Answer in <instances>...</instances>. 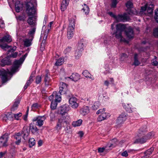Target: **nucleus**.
<instances>
[{"label":"nucleus","mask_w":158,"mask_h":158,"mask_svg":"<svg viewBox=\"0 0 158 158\" xmlns=\"http://www.w3.org/2000/svg\"><path fill=\"white\" fill-rule=\"evenodd\" d=\"M27 55L28 53H26L19 60H15L10 71L8 69H7L6 70L4 69L0 70V76L3 83L9 80V76L11 75L18 71V68L22 64Z\"/></svg>","instance_id":"obj_1"},{"label":"nucleus","mask_w":158,"mask_h":158,"mask_svg":"<svg viewBox=\"0 0 158 158\" xmlns=\"http://www.w3.org/2000/svg\"><path fill=\"white\" fill-rule=\"evenodd\" d=\"M61 86L60 87L59 93L56 91L53 92V94L49 97V99L51 102V108L52 109H55L58 103L60 102L61 100V95L62 91L65 92L67 89V85L65 83H60Z\"/></svg>","instance_id":"obj_2"},{"label":"nucleus","mask_w":158,"mask_h":158,"mask_svg":"<svg viewBox=\"0 0 158 158\" xmlns=\"http://www.w3.org/2000/svg\"><path fill=\"white\" fill-rule=\"evenodd\" d=\"M36 5V0H31L26 3L25 12L28 16H34L35 14V6Z\"/></svg>","instance_id":"obj_3"},{"label":"nucleus","mask_w":158,"mask_h":158,"mask_svg":"<svg viewBox=\"0 0 158 158\" xmlns=\"http://www.w3.org/2000/svg\"><path fill=\"white\" fill-rule=\"evenodd\" d=\"M23 134V138L26 140V138L28 136L29 132L27 126H24L21 133L18 132L14 135L15 139H16L15 143L16 144L19 145L21 142L22 135Z\"/></svg>","instance_id":"obj_4"},{"label":"nucleus","mask_w":158,"mask_h":158,"mask_svg":"<svg viewBox=\"0 0 158 158\" xmlns=\"http://www.w3.org/2000/svg\"><path fill=\"white\" fill-rule=\"evenodd\" d=\"M75 20L73 18L70 19L69 20V24L67 29V37L69 39H71L73 35V32L75 27Z\"/></svg>","instance_id":"obj_5"},{"label":"nucleus","mask_w":158,"mask_h":158,"mask_svg":"<svg viewBox=\"0 0 158 158\" xmlns=\"http://www.w3.org/2000/svg\"><path fill=\"white\" fill-rule=\"evenodd\" d=\"M69 124V122L66 117L62 116L58 119L56 128L58 130H60L62 127H64L68 126Z\"/></svg>","instance_id":"obj_6"},{"label":"nucleus","mask_w":158,"mask_h":158,"mask_svg":"<svg viewBox=\"0 0 158 158\" xmlns=\"http://www.w3.org/2000/svg\"><path fill=\"white\" fill-rule=\"evenodd\" d=\"M125 26L120 23L116 25V31L115 33H113V34H115V37L118 39L122 40V32L125 29Z\"/></svg>","instance_id":"obj_7"},{"label":"nucleus","mask_w":158,"mask_h":158,"mask_svg":"<svg viewBox=\"0 0 158 158\" xmlns=\"http://www.w3.org/2000/svg\"><path fill=\"white\" fill-rule=\"evenodd\" d=\"M147 4H146L144 6L141 7L139 11H137L135 9L131 10L130 13L135 15H143L147 14L146 12Z\"/></svg>","instance_id":"obj_8"},{"label":"nucleus","mask_w":158,"mask_h":158,"mask_svg":"<svg viewBox=\"0 0 158 158\" xmlns=\"http://www.w3.org/2000/svg\"><path fill=\"white\" fill-rule=\"evenodd\" d=\"M69 102L71 107L74 109H77L79 105L77 98L74 97L70 98L69 99Z\"/></svg>","instance_id":"obj_9"},{"label":"nucleus","mask_w":158,"mask_h":158,"mask_svg":"<svg viewBox=\"0 0 158 158\" xmlns=\"http://www.w3.org/2000/svg\"><path fill=\"white\" fill-rule=\"evenodd\" d=\"M45 116H38L34 118L33 119V121H36V125L39 127H41L44 124V121L46 119Z\"/></svg>","instance_id":"obj_10"},{"label":"nucleus","mask_w":158,"mask_h":158,"mask_svg":"<svg viewBox=\"0 0 158 158\" xmlns=\"http://www.w3.org/2000/svg\"><path fill=\"white\" fill-rule=\"evenodd\" d=\"M83 43H79L77 49L76 50L74 53L75 59H78L81 56V52L83 50Z\"/></svg>","instance_id":"obj_11"},{"label":"nucleus","mask_w":158,"mask_h":158,"mask_svg":"<svg viewBox=\"0 0 158 158\" xmlns=\"http://www.w3.org/2000/svg\"><path fill=\"white\" fill-rule=\"evenodd\" d=\"M70 109L71 108L69 105H64L59 108L58 113L62 115H64L69 111Z\"/></svg>","instance_id":"obj_12"},{"label":"nucleus","mask_w":158,"mask_h":158,"mask_svg":"<svg viewBox=\"0 0 158 158\" xmlns=\"http://www.w3.org/2000/svg\"><path fill=\"white\" fill-rule=\"evenodd\" d=\"M129 17L127 14L124 13L123 15H118L116 17V19L118 22H126L128 21Z\"/></svg>","instance_id":"obj_13"},{"label":"nucleus","mask_w":158,"mask_h":158,"mask_svg":"<svg viewBox=\"0 0 158 158\" xmlns=\"http://www.w3.org/2000/svg\"><path fill=\"white\" fill-rule=\"evenodd\" d=\"M9 136L7 133H5L0 138V146H7Z\"/></svg>","instance_id":"obj_14"},{"label":"nucleus","mask_w":158,"mask_h":158,"mask_svg":"<svg viewBox=\"0 0 158 158\" xmlns=\"http://www.w3.org/2000/svg\"><path fill=\"white\" fill-rule=\"evenodd\" d=\"M127 115L124 112L122 113L117 119V122L118 124H121L125 122L127 119Z\"/></svg>","instance_id":"obj_15"},{"label":"nucleus","mask_w":158,"mask_h":158,"mask_svg":"<svg viewBox=\"0 0 158 158\" xmlns=\"http://www.w3.org/2000/svg\"><path fill=\"white\" fill-rule=\"evenodd\" d=\"M49 71L46 70V73L44 76V82L45 85L48 86L51 85V80L50 78Z\"/></svg>","instance_id":"obj_16"},{"label":"nucleus","mask_w":158,"mask_h":158,"mask_svg":"<svg viewBox=\"0 0 158 158\" xmlns=\"http://www.w3.org/2000/svg\"><path fill=\"white\" fill-rule=\"evenodd\" d=\"M0 47L4 50H6V49H9L8 51V52H13L15 50L16 48V47H14L13 48H11V46H8L6 44H0Z\"/></svg>","instance_id":"obj_17"},{"label":"nucleus","mask_w":158,"mask_h":158,"mask_svg":"<svg viewBox=\"0 0 158 158\" xmlns=\"http://www.w3.org/2000/svg\"><path fill=\"white\" fill-rule=\"evenodd\" d=\"M126 35L129 39L133 38L134 37L133 31L130 27L126 28L125 31Z\"/></svg>","instance_id":"obj_18"},{"label":"nucleus","mask_w":158,"mask_h":158,"mask_svg":"<svg viewBox=\"0 0 158 158\" xmlns=\"http://www.w3.org/2000/svg\"><path fill=\"white\" fill-rule=\"evenodd\" d=\"M89 112V107L87 106H84L80 110V113L83 116H85Z\"/></svg>","instance_id":"obj_19"},{"label":"nucleus","mask_w":158,"mask_h":158,"mask_svg":"<svg viewBox=\"0 0 158 158\" xmlns=\"http://www.w3.org/2000/svg\"><path fill=\"white\" fill-rule=\"evenodd\" d=\"M11 64V61L10 60V57L8 56L3 58L0 63V65L4 66L5 65H9Z\"/></svg>","instance_id":"obj_20"},{"label":"nucleus","mask_w":158,"mask_h":158,"mask_svg":"<svg viewBox=\"0 0 158 158\" xmlns=\"http://www.w3.org/2000/svg\"><path fill=\"white\" fill-rule=\"evenodd\" d=\"M65 78L66 79H70L73 81H76L80 79V76L77 73H73L70 77H66Z\"/></svg>","instance_id":"obj_21"},{"label":"nucleus","mask_w":158,"mask_h":158,"mask_svg":"<svg viewBox=\"0 0 158 158\" xmlns=\"http://www.w3.org/2000/svg\"><path fill=\"white\" fill-rule=\"evenodd\" d=\"M27 22L31 26L34 27L36 25L35 18L34 16L29 17L27 20Z\"/></svg>","instance_id":"obj_22"},{"label":"nucleus","mask_w":158,"mask_h":158,"mask_svg":"<svg viewBox=\"0 0 158 158\" xmlns=\"http://www.w3.org/2000/svg\"><path fill=\"white\" fill-rule=\"evenodd\" d=\"M12 41V39L10 36L9 35H7L4 36L2 39H0V43L1 42H10Z\"/></svg>","instance_id":"obj_23"},{"label":"nucleus","mask_w":158,"mask_h":158,"mask_svg":"<svg viewBox=\"0 0 158 158\" xmlns=\"http://www.w3.org/2000/svg\"><path fill=\"white\" fill-rule=\"evenodd\" d=\"M30 129L33 134L37 133L38 129L34 123H31L30 125Z\"/></svg>","instance_id":"obj_24"},{"label":"nucleus","mask_w":158,"mask_h":158,"mask_svg":"<svg viewBox=\"0 0 158 158\" xmlns=\"http://www.w3.org/2000/svg\"><path fill=\"white\" fill-rule=\"evenodd\" d=\"M147 139L145 136H143L141 138H139L136 139L134 142L135 143H143L147 141Z\"/></svg>","instance_id":"obj_25"},{"label":"nucleus","mask_w":158,"mask_h":158,"mask_svg":"<svg viewBox=\"0 0 158 158\" xmlns=\"http://www.w3.org/2000/svg\"><path fill=\"white\" fill-rule=\"evenodd\" d=\"M123 107L128 112L131 113L132 112L131 109V104L123 103Z\"/></svg>","instance_id":"obj_26"},{"label":"nucleus","mask_w":158,"mask_h":158,"mask_svg":"<svg viewBox=\"0 0 158 158\" xmlns=\"http://www.w3.org/2000/svg\"><path fill=\"white\" fill-rule=\"evenodd\" d=\"M35 28L33 27L29 31L28 33V36L29 37V39H31V40H33L34 36L35 31Z\"/></svg>","instance_id":"obj_27"},{"label":"nucleus","mask_w":158,"mask_h":158,"mask_svg":"<svg viewBox=\"0 0 158 158\" xmlns=\"http://www.w3.org/2000/svg\"><path fill=\"white\" fill-rule=\"evenodd\" d=\"M69 3V2L64 0L63 1L61 5V11H64L66 9Z\"/></svg>","instance_id":"obj_28"},{"label":"nucleus","mask_w":158,"mask_h":158,"mask_svg":"<svg viewBox=\"0 0 158 158\" xmlns=\"http://www.w3.org/2000/svg\"><path fill=\"white\" fill-rule=\"evenodd\" d=\"M50 31V29H47L45 31V32L43 34H41V38L43 36V40L42 41V43H45L46 40L47 39L48 35Z\"/></svg>","instance_id":"obj_29"},{"label":"nucleus","mask_w":158,"mask_h":158,"mask_svg":"<svg viewBox=\"0 0 158 158\" xmlns=\"http://www.w3.org/2000/svg\"><path fill=\"white\" fill-rule=\"evenodd\" d=\"M34 76L32 75V74L31 75L30 77H29V79L27 81L26 84L24 86V88L25 89H26L27 87L29 86L33 81V79L32 78Z\"/></svg>","instance_id":"obj_30"},{"label":"nucleus","mask_w":158,"mask_h":158,"mask_svg":"<svg viewBox=\"0 0 158 158\" xmlns=\"http://www.w3.org/2000/svg\"><path fill=\"white\" fill-rule=\"evenodd\" d=\"M82 74L86 78H89L92 80L94 79L93 77H92V76L89 73L87 70H85L82 73Z\"/></svg>","instance_id":"obj_31"},{"label":"nucleus","mask_w":158,"mask_h":158,"mask_svg":"<svg viewBox=\"0 0 158 158\" xmlns=\"http://www.w3.org/2000/svg\"><path fill=\"white\" fill-rule=\"evenodd\" d=\"M82 122V120L79 119L77 121L73 122L72 123V125L74 127L80 126Z\"/></svg>","instance_id":"obj_32"},{"label":"nucleus","mask_w":158,"mask_h":158,"mask_svg":"<svg viewBox=\"0 0 158 158\" xmlns=\"http://www.w3.org/2000/svg\"><path fill=\"white\" fill-rule=\"evenodd\" d=\"M134 59V61L133 63V65L135 66H137L140 64V61L138 60V55L137 54H135Z\"/></svg>","instance_id":"obj_33"},{"label":"nucleus","mask_w":158,"mask_h":158,"mask_svg":"<svg viewBox=\"0 0 158 158\" xmlns=\"http://www.w3.org/2000/svg\"><path fill=\"white\" fill-rule=\"evenodd\" d=\"M32 40L31 39H25L23 41L24 46L27 47L30 46L31 44Z\"/></svg>","instance_id":"obj_34"},{"label":"nucleus","mask_w":158,"mask_h":158,"mask_svg":"<svg viewBox=\"0 0 158 158\" xmlns=\"http://www.w3.org/2000/svg\"><path fill=\"white\" fill-rule=\"evenodd\" d=\"M64 61V58L63 57H60L57 60L56 63H55V65L56 66H60L63 64Z\"/></svg>","instance_id":"obj_35"},{"label":"nucleus","mask_w":158,"mask_h":158,"mask_svg":"<svg viewBox=\"0 0 158 158\" xmlns=\"http://www.w3.org/2000/svg\"><path fill=\"white\" fill-rule=\"evenodd\" d=\"M19 101H16L14 105L11 108V111H14L15 110H16L19 104Z\"/></svg>","instance_id":"obj_36"},{"label":"nucleus","mask_w":158,"mask_h":158,"mask_svg":"<svg viewBox=\"0 0 158 158\" xmlns=\"http://www.w3.org/2000/svg\"><path fill=\"white\" fill-rule=\"evenodd\" d=\"M100 105L99 102H96L92 106L91 108L93 110H96L99 108Z\"/></svg>","instance_id":"obj_37"},{"label":"nucleus","mask_w":158,"mask_h":158,"mask_svg":"<svg viewBox=\"0 0 158 158\" xmlns=\"http://www.w3.org/2000/svg\"><path fill=\"white\" fill-rule=\"evenodd\" d=\"M35 140L33 138H31L29 139V144L30 147H31L35 144Z\"/></svg>","instance_id":"obj_38"},{"label":"nucleus","mask_w":158,"mask_h":158,"mask_svg":"<svg viewBox=\"0 0 158 158\" xmlns=\"http://www.w3.org/2000/svg\"><path fill=\"white\" fill-rule=\"evenodd\" d=\"M114 143H111V142L108 143L106 146H105L106 150L111 149L114 147Z\"/></svg>","instance_id":"obj_39"},{"label":"nucleus","mask_w":158,"mask_h":158,"mask_svg":"<svg viewBox=\"0 0 158 158\" xmlns=\"http://www.w3.org/2000/svg\"><path fill=\"white\" fill-rule=\"evenodd\" d=\"M82 10H84V11L86 15H87L89 13V7L85 4H84V6Z\"/></svg>","instance_id":"obj_40"},{"label":"nucleus","mask_w":158,"mask_h":158,"mask_svg":"<svg viewBox=\"0 0 158 158\" xmlns=\"http://www.w3.org/2000/svg\"><path fill=\"white\" fill-rule=\"evenodd\" d=\"M154 148L153 147H151L150 149H148L145 152V154H146L148 156H150V155L152 154V152L154 151Z\"/></svg>","instance_id":"obj_41"},{"label":"nucleus","mask_w":158,"mask_h":158,"mask_svg":"<svg viewBox=\"0 0 158 158\" xmlns=\"http://www.w3.org/2000/svg\"><path fill=\"white\" fill-rule=\"evenodd\" d=\"M157 57L155 56L154 58L152 60V64L154 66H156L158 64V62L157 60Z\"/></svg>","instance_id":"obj_42"},{"label":"nucleus","mask_w":158,"mask_h":158,"mask_svg":"<svg viewBox=\"0 0 158 158\" xmlns=\"http://www.w3.org/2000/svg\"><path fill=\"white\" fill-rule=\"evenodd\" d=\"M146 127L145 126L143 127L140 128L138 132L139 134H142L146 131Z\"/></svg>","instance_id":"obj_43"},{"label":"nucleus","mask_w":158,"mask_h":158,"mask_svg":"<svg viewBox=\"0 0 158 158\" xmlns=\"http://www.w3.org/2000/svg\"><path fill=\"white\" fill-rule=\"evenodd\" d=\"M101 115L103 117L104 120L109 118L110 116L109 113H106L104 112L102 113Z\"/></svg>","instance_id":"obj_44"},{"label":"nucleus","mask_w":158,"mask_h":158,"mask_svg":"<svg viewBox=\"0 0 158 158\" xmlns=\"http://www.w3.org/2000/svg\"><path fill=\"white\" fill-rule=\"evenodd\" d=\"M10 115L9 114H4L2 116V119L3 120L6 121L7 120L9 119L10 118L9 116Z\"/></svg>","instance_id":"obj_45"},{"label":"nucleus","mask_w":158,"mask_h":158,"mask_svg":"<svg viewBox=\"0 0 158 158\" xmlns=\"http://www.w3.org/2000/svg\"><path fill=\"white\" fill-rule=\"evenodd\" d=\"M153 35L155 37H158V27L154 29Z\"/></svg>","instance_id":"obj_46"},{"label":"nucleus","mask_w":158,"mask_h":158,"mask_svg":"<svg viewBox=\"0 0 158 158\" xmlns=\"http://www.w3.org/2000/svg\"><path fill=\"white\" fill-rule=\"evenodd\" d=\"M41 81V77L40 76H37L36 78L35 82L36 84H39Z\"/></svg>","instance_id":"obj_47"},{"label":"nucleus","mask_w":158,"mask_h":158,"mask_svg":"<svg viewBox=\"0 0 158 158\" xmlns=\"http://www.w3.org/2000/svg\"><path fill=\"white\" fill-rule=\"evenodd\" d=\"M154 18L156 22L158 23V9L155 10Z\"/></svg>","instance_id":"obj_48"},{"label":"nucleus","mask_w":158,"mask_h":158,"mask_svg":"<svg viewBox=\"0 0 158 158\" xmlns=\"http://www.w3.org/2000/svg\"><path fill=\"white\" fill-rule=\"evenodd\" d=\"M126 5L127 8H131L132 7L133 5L132 3L130 1H128L126 3Z\"/></svg>","instance_id":"obj_49"},{"label":"nucleus","mask_w":158,"mask_h":158,"mask_svg":"<svg viewBox=\"0 0 158 158\" xmlns=\"http://www.w3.org/2000/svg\"><path fill=\"white\" fill-rule=\"evenodd\" d=\"M153 11V9L151 7H148L147 6V8L146 12L148 14H151Z\"/></svg>","instance_id":"obj_50"},{"label":"nucleus","mask_w":158,"mask_h":158,"mask_svg":"<svg viewBox=\"0 0 158 158\" xmlns=\"http://www.w3.org/2000/svg\"><path fill=\"white\" fill-rule=\"evenodd\" d=\"M154 135L153 134L152 132H150L145 136L146 138L147 139H150L152 138Z\"/></svg>","instance_id":"obj_51"},{"label":"nucleus","mask_w":158,"mask_h":158,"mask_svg":"<svg viewBox=\"0 0 158 158\" xmlns=\"http://www.w3.org/2000/svg\"><path fill=\"white\" fill-rule=\"evenodd\" d=\"M117 3V0H112L111 4V7L113 8H115L116 6Z\"/></svg>","instance_id":"obj_52"},{"label":"nucleus","mask_w":158,"mask_h":158,"mask_svg":"<svg viewBox=\"0 0 158 158\" xmlns=\"http://www.w3.org/2000/svg\"><path fill=\"white\" fill-rule=\"evenodd\" d=\"M105 150H106L105 146L102 148H99L98 149V152L99 153H102Z\"/></svg>","instance_id":"obj_53"},{"label":"nucleus","mask_w":158,"mask_h":158,"mask_svg":"<svg viewBox=\"0 0 158 158\" xmlns=\"http://www.w3.org/2000/svg\"><path fill=\"white\" fill-rule=\"evenodd\" d=\"M71 50V48L69 47L66 48L64 51V53L65 54H67L69 53Z\"/></svg>","instance_id":"obj_54"},{"label":"nucleus","mask_w":158,"mask_h":158,"mask_svg":"<svg viewBox=\"0 0 158 158\" xmlns=\"http://www.w3.org/2000/svg\"><path fill=\"white\" fill-rule=\"evenodd\" d=\"M38 107V105L37 103L33 104L31 106L32 109L34 110L37 108Z\"/></svg>","instance_id":"obj_55"},{"label":"nucleus","mask_w":158,"mask_h":158,"mask_svg":"<svg viewBox=\"0 0 158 158\" xmlns=\"http://www.w3.org/2000/svg\"><path fill=\"white\" fill-rule=\"evenodd\" d=\"M18 54V53L17 52H13V53H12L10 55V57H12L13 58H16Z\"/></svg>","instance_id":"obj_56"},{"label":"nucleus","mask_w":158,"mask_h":158,"mask_svg":"<svg viewBox=\"0 0 158 158\" xmlns=\"http://www.w3.org/2000/svg\"><path fill=\"white\" fill-rule=\"evenodd\" d=\"M111 143H114V146H115L118 143V141L116 138H114L111 140Z\"/></svg>","instance_id":"obj_57"},{"label":"nucleus","mask_w":158,"mask_h":158,"mask_svg":"<svg viewBox=\"0 0 158 158\" xmlns=\"http://www.w3.org/2000/svg\"><path fill=\"white\" fill-rule=\"evenodd\" d=\"M5 27V24L3 20L0 19V27L3 28Z\"/></svg>","instance_id":"obj_58"},{"label":"nucleus","mask_w":158,"mask_h":158,"mask_svg":"<svg viewBox=\"0 0 158 158\" xmlns=\"http://www.w3.org/2000/svg\"><path fill=\"white\" fill-rule=\"evenodd\" d=\"M22 115V114L21 113H19L14 115L15 118L17 119H18V118L20 117Z\"/></svg>","instance_id":"obj_59"},{"label":"nucleus","mask_w":158,"mask_h":158,"mask_svg":"<svg viewBox=\"0 0 158 158\" xmlns=\"http://www.w3.org/2000/svg\"><path fill=\"white\" fill-rule=\"evenodd\" d=\"M121 155L123 156L127 157L128 156L127 152V151H125L123 152L121 154Z\"/></svg>","instance_id":"obj_60"},{"label":"nucleus","mask_w":158,"mask_h":158,"mask_svg":"<svg viewBox=\"0 0 158 158\" xmlns=\"http://www.w3.org/2000/svg\"><path fill=\"white\" fill-rule=\"evenodd\" d=\"M15 7L16 11L17 12H19L20 10V7L19 6V5L15 4Z\"/></svg>","instance_id":"obj_61"},{"label":"nucleus","mask_w":158,"mask_h":158,"mask_svg":"<svg viewBox=\"0 0 158 158\" xmlns=\"http://www.w3.org/2000/svg\"><path fill=\"white\" fill-rule=\"evenodd\" d=\"M104 120V119L103 118V117L102 116V115L101 114L99 115V116L97 118V120L99 122L101 121Z\"/></svg>","instance_id":"obj_62"},{"label":"nucleus","mask_w":158,"mask_h":158,"mask_svg":"<svg viewBox=\"0 0 158 158\" xmlns=\"http://www.w3.org/2000/svg\"><path fill=\"white\" fill-rule=\"evenodd\" d=\"M108 14L109 15H110V16L114 17L116 19V17H117V16H116L114 15L113 13L112 12H109L108 13Z\"/></svg>","instance_id":"obj_63"},{"label":"nucleus","mask_w":158,"mask_h":158,"mask_svg":"<svg viewBox=\"0 0 158 158\" xmlns=\"http://www.w3.org/2000/svg\"><path fill=\"white\" fill-rule=\"evenodd\" d=\"M109 81L108 80L105 81L104 82V85H105L107 86L109 85Z\"/></svg>","instance_id":"obj_64"}]
</instances>
